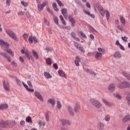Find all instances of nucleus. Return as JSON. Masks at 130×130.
Wrapping results in <instances>:
<instances>
[{
  "instance_id": "1",
  "label": "nucleus",
  "mask_w": 130,
  "mask_h": 130,
  "mask_svg": "<svg viewBox=\"0 0 130 130\" xmlns=\"http://www.w3.org/2000/svg\"><path fill=\"white\" fill-rule=\"evenodd\" d=\"M0 45H1L2 46L5 48L4 50H5L6 52H8V53H10V54L12 56H14V53H13V51H12V50L8 48L10 45L7 42H5L3 40H0Z\"/></svg>"
},
{
  "instance_id": "2",
  "label": "nucleus",
  "mask_w": 130,
  "mask_h": 130,
  "mask_svg": "<svg viewBox=\"0 0 130 130\" xmlns=\"http://www.w3.org/2000/svg\"><path fill=\"white\" fill-rule=\"evenodd\" d=\"M0 45H1L2 46L5 48L4 50H5L6 52H8V53H10V54L12 56H14V53H13V51H12V50L8 48L10 45L7 42H5L3 40H0Z\"/></svg>"
},
{
  "instance_id": "3",
  "label": "nucleus",
  "mask_w": 130,
  "mask_h": 130,
  "mask_svg": "<svg viewBox=\"0 0 130 130\" xmlns=\"http://www.w3.org/2000/svg\"><path fill=\"white\" fill-rule=\"evenodd\" d=\"M89 102L91 105H93L95 108H97L98 109H100V108H102V104L100 103V101L99 100L94 99V98H91L89 100Z\"/></svg>"
},
{
  "instance_id": "4",
  "label": "nucleus",
  "mask_w": 130,
  "mask_h": 130,
  "mask_svg": "<svg viewBox=\"0 0 130 130\" xmlns=\"http://www.w3.org/2000/svg\"><path fill=\"white\" fill-rule=\"evenodd\" d=\"M6 32L10 36V37H11V38H12L15 41H19V39H18V38L17 37L16 34H15V32H14L13 31L7 30L6 31Z\"/></svg>"
},
{
  "instance_id": "5",
  "label": "nucleus",
  "mask_w": 130,
  "mask_h": 130,
  "mask_svg": "<svg viewBox=\"0 0 130 130\" xmlns=\"http://www.w3.org/2000/svg\"><path fill=\"white\" fill-rule=\"evenodd\" d=\"M46 6H47V2H44L42 4H39L38 5V10L39 12H41L43 11V10L44 9V7H46Z\"/></svg>"
},
{
  "instance_id": "6",
  "label": "nucleus",
  "mask_w": 130,
  "mask_h": 130,
  "mask_svg": "<svg viewBox=\"0 0 130 130\" xmlns=\"http://www.w3.org/2000/svg\"><path fill=\"white\" fill-rule=\"evenodd\" d=\"M96 7L98 10L101 13V14L102 15V16H105V11H104V9H103L102 6L101 5H99V4H96Z\"/></svg>"
},
{
  "instance_id": "7",
  "label": "nucleus",
  "mask_w": 130,
  "mask_h": 130,
  "mask_svg": "<svg viewBox=\"0 0 130 130\" xmlns=\"http://www.w3.org/2000/svg\"><path fill=\"white\" fill-rule=\"evenodd\" d=\"M67 110L70 115L71 116H75V110H74V108H73V107L68 106L67 107Z\"/></svg>"
},
{
  "instance_id": "8",
  "label": "nucleus",
  "mask_w": 130,
  "mask_h": 130,
  "mask_svg": "<svg viewBox=\"0 0 130 130\" xmlns=\"http://www.w3.org/2000/svg\"><path fill=\"white\" fill-rule=\"evenodd\" d=\"M80 108H81V106L80 105V103H76L74 104V112H75V113H78V112H79Z\"/></svg>"
},
{
  "instance_id": "9",
  "label": "nucleus",
  "mask_w": 130,
  "mask_h": 130,
  "mask_svg": "<svg viewBox=\"0 0 130 130\" xmlns=\"http://www.w3.org/2000/svg\"><path fill=\"white\" fill-rule=\"evenodd\" d=\"M33 41H34V43H37L38 42V40L36 38V37H33L32 36H30L28 38V42L29 43H33Z\"/></svg>"
},
{
  "instance_id": "10",
  "label": "nucleus",
  "mask_w": 130,
  "mask_h": 130,
  "mask_svg": "<svg viewBox=\"0 0 130 130\" xmlns=\"http://www.w3.org/2000/svg\"><path fill=\"white\" fill-rule=\"evenodd\" d=\"M35 96H36L40 101H42V102H43V97H42L40 92L38 91H35Z\"/></svg>"
},
{
  "instance_id": "11",
  "label": "nucleus",
  "mask_w": 130,
  "mask_h": 130,
  "mask_svg": "<svg viewBox=\"0 0 130 130\" xmlns=\"http://www.w3.org/2000/svg\"><path fill=\"white\" fill-rule=\"evenodd\" d=\"M4 89L6 91H10V83L9 82H6L5 81H3Z\"/></svg>"
},
{
  "instance_id": "12",
  "label": "nucleus",
  "mask_w": 130,
  "mask_h": 130,
  "mask_svg": "<svg viewBox=\"0 0 130 130\" xmlns=\"http://www.w3.org/2000/svg\"><path fill=\"white\" fill-rule=\"evenodd\" d=\"M102 101L103 102V103H104L106 106H108V107H112V106H113V104L108 102L107 100H106L105 99H102Z\"/></svg>"
},
{
  "instance_id": "13",
  "label": "nucleus",
  "mask_w": 130,
  "mask_h": 130,
  "mask_svg": "<svg viewBox=\"0 0 130 130\" xmlns=\"http://www.w3.org/2000/svg\"><path fill=\"white\" fill-rule=\"evenodd\" d=\"M108 89L110 92H114L115 90V84L112 83L108 86Z\"/></svg>"
},
{
  "instance_id": "14",
  "label": "nucleus",
  "mask_w": 130,
  "mask_h": 130,
  "mask_svg": "<svg viewBox=\"0 0 130 130\" xmlns=\"http://www.w3.org/2000/svg\"><path fill=\"white\" fill-rule=\"evenodd\" d=\"M61 12L64 19H66V20H68V10L66 8H63L61 10Z\"/></svg>"
},
{
  "instance_id": "15",
  "label": "nucleus",
  "mask_w": 130,
  "mask_h": 130,
  "mask_svg": "<svg viewBox=\"0 0 130 130\" xmlns=\"http://www.w3.org/2000/svg\"><path fill=\"white\" fill-rule=\"evenodd\" d=\"M7 124V127H13L14 125L16 124V122L14 120H10V121H6Z\"/></svg>"
},
{
  "instance_id": "16",
  "label": "nucleus",
  "mask_w": 130,
  "mask_h": 130,
  "mask_svg": "<svg viewBox=\"0 0 130 130\" xmlns=\"http://www.w3.org/2000/svg\"><path fill=\"white\" fill-rule=\"evenodd\" d=\"M60 122L63 125H66V124L71 125V122L68 120L61 119L60 120Z\"/></svg>"
},
{
  "instance_id": "17",
  "label": "nucleus",
  "mask_w": 130,
  "mask_h": 130,
  "mask_svg": "<svg viewBox=\"0 0 130 130\" xmlns=\"http://www.w3.org/2000/svg\"><path fill=\"white\" fill-rule=\"evenodd\" d=\"M69 20L70 22H71L72 27H75V24L76 23L75 22V19L72 17L71 15H69L68 16Z\"/></svg>"
},
{
  "instance_id": "18",
  "label": "nucleus",
  "mask_w": 130,
  "mask_h": 130,
  "mask_svg": "<svg viewBox=\"0 0 130 130\" xmlns=\"http://www.w3.org/2000/svg\"><path fill=\"white\" fill-rule=\"evenodd\" d=\"M97 128L99 130H102L104 128V124L101 122H99L97 124Z\"/></svg>"
},
{
  "instance_id": "19",
  "label": "nucleus",
  "mask_w": 130,
  "mask_h": 130,
  "mask_svg": "<svg viewBox=\"0 0 130 130\" xmlns=\"http://www.w3.org/2000/svg\"><path fill=\"white\" fill-rule=\"evenodd\" d=\"M71 35L72 38H73L74 39V40H76V41H78V42H80V39H79V38L76 37V36H77V34H76L75 32H72L71 34Z\"/></svg>"
},
{
  "instance_id": "20",
  "label": "nucleus",
  "mask_w": 130,
  "mask_h": 130,
  "mask_svg": "<svg viewBox=\"0 0 130 130\" xmlns=\"http://www.w3.org/2000/svg\"><path fill=\"white\" fill-rule=\"evenodd\" d=\"M114 57L115 58H121V54L118 51H116L115 53H114Z\"/></svg>"
},
{
  "instance_id": "21",
  "label": "nucleus",
  "mask_w": 130,
  "mask_h": 130,
  "mask_svg": "<svg viewBox=\"0 0 130 130\" xmlns=\"http://www.w3.org/2000/svg\"><path fill=\"white\" fill-rule=\"evenodd\" d=\"M58 73L60 77H63V78H67V75L66 74V73L63 72V71L59 70L58 71Z\"/></svg>"
},
{
  "instance_id": "22",
  "label": "nucleus",
  "mask_w": 130,
  "mask_h": 130,
  "mask_svg": "<svg viewBox=\"0 0 130 130\" xmlns=\"http://www.w3.org/2000/svg\"><path fill=\"white\" fill-rule=\"evenodd\" d=\"M130 120V115H126L122 119L123 122H127Z\"/></svg>"
},
{
  "instance_id": "23",
  "label": "nucleus",
  "mask_w": 130,
  "mask_h": 130,
  "mask_svg": "<svg viewBox=\"0 0 130 130\" xmlns=\"http://www.w3.org/2000/svg\"><path fill=\"white\" fill-rule=\"evenodd\" d=\"M81 61V59L79 56L76 57V60H75V63L76 67H79L80 66V62Z\"/></svg>"
},
{
  "instance_id": "24",
  "label": "nucleus",
  "mask_w": 130,
  "mask_h": 130,
  "mask_svg": "<svg viewBox=\"0 0 130 130\" xmlns=\"http://www.w3.org/2000/svg\"><path fill=\"white\" fill-rule=\"evenodd\" d=\"M48 103L51 104L52 106H54L55 105V101L53 99H49L47 101Z\"/></svg>"
},
{
  "instance_id": "25",
  "label": "nucleus",
  "mask_w": 130,
  "mask_h": 130,
  "mask_svg": "<svg viewBox=\"0 0 130 130\" xmlns=\"http://www.w3.org/2000/svg\"><path fill=\"white\" fill-rule=\"evenodd\" d=\"M7 127V121H0V127Z\"/></svg>"
},
{
  "instance_id": "26",
  "label": "nucleus",
  "mask_w": 130,
  "mask_h": 130,
  "mask_svg": "<svg viewBox=\"0 0 130 130\" xmlns=\"http://www.w3.org/2000/svg\"><path fill=\"white\" fill-rule=\"evenodd\" d=\"M122 74L125 78H127V80H128V81H130V74L127 73L126 72L123 71L122 72Z\"/></svg>"
},
{
  "instance_id": "27",
  "label": "nucleus",
  "mask_w": 130,
  "mask_h": 130,
  "mask_svg": "<svg viewBox=\"0 0 130 130\" xmlns=\"http://www.w3.org/2000/svg\"><path fill=\"white\" fill-rule=\"evenodd\" d=\"M95 58H96V59H101V58H102V53L96 52L95 53Z\"/></svg>"
},
{
  "instance_id": "28",
  "label": "nucleus",
  "mask_w": 130,
  "mask_h": 130,
  "mask_svg": "<svg viewBox=\"0 0 130 130\" xmlns=\"http://www.w3.org/2000/svg\"><path fill=\"white\" fill-rule=\"evenodd\" d=\"M9 106L7 104H3L0 105V109L1 110H5V109H7Z\"/></svg>"
},
{
  "instance_id": "29",
  "label": "nucleus",
  "mask_w": 130,
  "mask_h": 130,
  "mask_svg": "<svg viewBox=\"0 0 130 130\" xmlns=\"http://www.w3.org/2000/svg\"><path fill=\"white\" fill-rule=\"evenodd\" d=\"M44 75L45 78L47 79H51L52 78V76H51V75H50V74L48 72H44Z\"/></svg>"
},
{
  "instance_id": "30",
  "label": "nucleus",
  "mask_w": 130,
  "mask_h": 130,
  "mask_svg": "<svg viewBox=\"0 0 130 130\" xmlns=\"http://www.w3.org/2000/svg\"><path fill=\"white\" fill-rule=\"evenodd\" d=\"M32 53L34 57H35V58H36L37 59H38L39 57L38 56V54L37 53V52H36V51H35L34 50H32Z\"/></svg>"
},
{
  "instance_id": "31",
  "label": "nucleus",
  "mask_w": 130,
  "mask_h": 130,
  "mask_svg": "<svg viewBox=\"0 0 130 130\" xmlns=\"http://www.w3.org/2000/svg\"><path fill=\"white\" fill-rule=\"evenodd\" d=\"M86 73H88L90 75H93V76H96V74L95 73V72H93V71L91 69H87Z\"/></svg>"
},
{
  "instance_id": "32",
  "label": "nucleus",
  "mask_w": 130,
  "mask_h": 130,
  "mask_svg": "<svg viewBox=\"0 0 130 130\" xmlns=\"http://www.w3.org/2000/svg\"><path fill=\"white\" fill-rule=\"evenodd\" d=\"M62 106L61 105V103H60V101H57V105L56 107L58 108V109H61V107Z\"/></svg>"
},
{
  "instance_id": "33",
  "label": "nucleus",
  "mask_w": 130,
  "mask_h": 130,
  "mask_svg": "<svg viewBox=\"0 0 130 130\" xmlns=\"http://www.w3.org/2000/svg\"><path fill=\"white\" fill-rule=\"evenodd\" d=\"M45 117L46 118V121H49V118H50V116H49V114L48 113V112H47L45 114Z\"/></svg>"
},
{
  "instance_id": "34",
  "label": "nucleus",
  "mask_w": 130,
  "mask_h": 130,
  "mask_svg": "<svg viewBox=\"0 0 130 130\" xmlns=\"http://www.w3.org/2000/svg\"><path fill=\"white\" fill-rule=\"evenodd\" d=\"M25 120L26 122H29V123H32V118H31L30 116H27Z\"/></svg>"
},
{
  "instance_id": "35",
  "label": "nucleus",
  "mask_w": 130,
  "mask_h": 130,
  "mask_svg": "<svg viewBox=\"0 0 130 130\" xmlns=\"http://www.w3.org/2000/svg\"><path fill=\"white\" fill-rule=\"evenodd\" d=\"M120 21L121 24H123V25H125V19H124V17H123V16H120Z\"/></svg>"
},
{
  "instance_id": "36",
  "label": "nucleus",
  "mask_w": 130,
  "mask_h": 130,
  "mask_svg": "<svg viewBox=\"0 0 130 130\" xmlns=\"http://www.w3.org/2000/svg\"><path fill=\"white\" fill-rule=\"evenodd\" d=\"M118 88H119V89H123L124 88V82H123L121 83H119L118 85Z\"/></svg>"
},
{
  "instance_id": "37",
  "label": "nucleus",
  "mask_w": 130,
  "mask_h": 130,
  "mask_svg": "<svg viewBox=\"0 0 130 130\" xmlns=\"http://www.w3.org/2000/svg\"><path fill=\"white\" fill-rule=\"evenodd\" d=\"M130 83L128 82L124 81V88H129Z\"/></svg>"
},
{
  "instance_id": "38",
  "label": "nucleus",
  "mask_w": 130,
  "mask_h": 130,
  "mask_svg": "<svg viewBox=\"0 0 130 130\" xmlns=\"http://www.w3.org/2000/svg\"><path fill=\"white\" fill-rule=\"evenodd\" d=\"M25 56L27 57V58H28V59H31V60H32V61L34 60L33 58H32L31 57V56H30V55H29V53H28V52H25Z\"/></svg>"
},
{
  "instance_id": "39",
  "label": "nucleus",
  "mask_w": 130,
  "mask_h": 130,
  "mask_svg": "<svg viewBox=\"0 0 130 130\" xmlns=\"http://www.w3.org/2000/svg\"><path fill=\"white\" fill-rule=\"evenodd\" d=\"M46 62L47 64H48L49 66H51V64H52L51 63V60L50 59V58H47L46 59Z\"/></svg>"
},
{
  "instance_id": "40",
  "label": "nucleus",
  "mask_w": 130,
  "mask_h": 130,
  "mask_svg": "<svg viewBox=\"0 0 130 130\" xmlns=\"http://www.w3.org/2000/svg\"><path fill=\"white\" fill-rule=\"evenodd\" d=\"M105 13H106V17L107 18V19L108 20H109V18L110 17V13L107 10H106L105 11Z\"/></svg>"
},
{
  "instance_id": "41",
  "label": "nucleus",
  "mask_w": 130,
  "mask_h": 130,
  "mask_svg": "<svg viewBox=\"0 0 130 130\" xmlns=\"http://www.w3.org/2000/svg\"><path fill=\"white\" fill-rule=\"evenodd\" d=\"M24 40L25 41H27V40L28 39V37H29V34H24L22 35Z\"/></svg>"
},
{
  "instance_id": "42",
  "label": "nucleus",
  "mask_w": 130,
  "mask_h": 130,
  "mask_svg": "<svg viewBox=\"0 0 130 130\" xmlns=\"http://www.w3.org/2000/svg\"><path fill=\"white\" fill-rule=\"evenodd\" d=\"M39 125H42L43 126H45V124H46V122H43L42 121H41V120H40L39 121Z\"/></svg>"
},
{
  "instance_id": "43",
  "label": "nucleus",
  "mask_w": 130,
  "mask_h": 130,
  "mask_svg": "<svg viewBox=\"0 0 130 130\" xmlns=\"http://www.w3.org/2000/svg\"><path fill=\"white\" fill-rule=\"evenodd\" d=\"M56 2H57L59 7H64V5L62 4V3H61V2H60V1L56 0Z\"/></svg>"
},
{
  "instance_id": "44",
  "label": "nucleus",
  "mask_w": 130,
  "mask_h": 130,
  "mask_svg": "<svg viewBox=\"0 0 130 130\" xmlns=\"http://www.w3.org/2000/svg\"><path fill=\"white\" fill-rule=\"evenodd\" d=\"M16 82L17 85H19V86H22V82H21V80H20L19 79L16 78Z\"/></svg>"
},
{
  "instance_id": "45",
  "label": "nucleus",
  "mask_w": 130,
  "mask_h": 130,
  "mask_svg": "<svg viewBox=\"0 0 130 130\" xmlns=\"http://www.w3.org/2000/svg\"><path fill=\"white\" fill-rule=\"evenodd\" d=\"M21 5H22V6L23 7H28V3H27V2H25L24 1H21Z\"/></svg>"
},
{
  "instance_id": "46",
  "label": "nucleus",
  "mask_w": 130,
  "mask_h": 130,
  "mask_svg": "<svg viewBox=\"0 0 130 130\" xmlns=\"http://www.w3.org/2000/svg\"><path fill=\"white\" fill-rule=\"evenodd\" d=\"M121 39L123 41H124V42H127V39H128V38L126 36L121 37Z\"/></svg>"
},
{
  "instance_id": "47",
  "label": "nucleus",
  "mask_w": 130,
  "mask_h": 130,
  "mask_svg": "<svg viewBox=\"0 0 130 130\" xmlns=\"http://www.w3.org/2000/svg\"><path fill=\"white\" fill-rule=\"evenodd\" d=\"M105 119L106 121H109V120H110V116H109V115H106Z\"/></svg>"
},
{
  "instance_id": "48",
  "label": "nucleus",
  "mask_w": 130,
  "mask_h": 130,
  "mask_svg": "<svg viewBox=\"0 0 130 130\" xmlns=\"http://www.w3.org/2000/svg\"><path fill=\"white\" fill-rule=\"evenodd\" d=\"M78 50H79V51H81V52L85 53V50L84 49V48L83 47H79Z\"/></svg>"
},
{
  "instance_id": "49",
  "label": "nucleus",
  "mask_w": 130,
  "mask_h": 130,
  "mask_svg": "<svg viewBox=\"0 0 130 130\" xmlns=\"http://www.w3.org/2000/svg\"><path fill=\"white\" fill-rule=\"evenodd\" d=\"M80 33L81 37H83V38H87V36H86L85 34L83 33V31H80Z\"/></svg>"
},
{
  "instance_id": "50",
  "label": "nucleus",
  "mask_w": 130,
  "mask_h": 130,
  "mask_svg": "<svg viewBox=\"0 0 130 130\" xmlns=\"http://www.w3.org/2000/svg\"><path fill=\"white\" fill-rule=\"evenodd\" d=\"M54 21L55 22V24H56L57 25H58V26H59L58 18H57V17L54 18Z\"/></svg>"
},
{
  "instance_id": "51",
  "label": "nucleus",
  "mask_w": 130,
  "mask_h": 130,
  "mask_svg": "<svg viewBox=\"0 0 130 130\" xmlns=\"http://www.w3.org/2000/svg\"><path fill=\"white\" fill-rule=\"evenodd\" d=\"M0 54L1 55H2L3 56H4V57H5V58H7L9 56H8V55H7L6 53H4L2 52L0 53Z\"/></svg>"
},
{
  "instance_id": "52",
  "label": "nucleus",
  "mask_w": 130,
  "mask_h": 130,
  "mask_svg": "<svg viewBox=\"0 0 130 130\" xmlns=\"http://www.w3.org/2000/svg\"><path fill=\"white\" fill-rule=\"evenodd\" d=\"M45 50H46L47 53H48V52H49L50 51H52V49L50 48L49 47H47V48H46Z\"/></svg>"
},
{
  "instance_id": "53",
  "label": "nucleus",
  "mask_w": 130,
  "mask_h": 130,
  "mask_svg": "<svg viewBox=\"0 0 130 130\" xmlns=\"http://www.w3.org/2000/svg\"><path fill=\"white\" fill-rule=\"evenodd\" d=\"M89 27L90 28V31L92 32H97V30H96V29H95L92 26H89Z\"/></svg>"
},
{
  "instance_id": "54",
  "label": "nucleus",
  "mask_w": 130,
  "mask_h": 130,
  "mask_svg": "<svg viewBox=\"0 0 130 130\" xmlns=\"http://www.w3.org/2000/svg\"><path fill=\"white\" fill-rule=\"evenodd\" d=\"M53 67L55 69V70H58V66H57V64L54 63L53 64Z\"/></svg>"
},
{
  "instance_id": "55",
  "label": "nucleus",
  "mask_w": 130,
  "mask_h": 130,
  "mask_svg": "<svg viewBox=\"0 0 130 130\" xmlns=\"http://www.w3.org/2000/svg\"><path fill=\"white\" fill-rule=\"evenodd\" d=\"M27 85L29 86V88H32L33 87L32 86V83L30 81H27Z\"/></svg>"
},
{
  "instance_id": "56",
  "label": "nucleus",
  "mask_w": 130,
  "mask_h": 130,
  "mask_svg": "<svg viewBox=\"0 0 130 130\" xmlns=\"http://www.w3.org/2000/svg\"><path fill=\"white\" fill-rule=\"evenodd\" d=\"M18 15L19 16H24L25 15V12L23 11H20L18 13Z\"/></svg>"
},
{
  "instance_id": "57",
  "label": "nucleus",
  "mask_w": 130,
  "mask_h": 130,
  "mask_svg": "<svg viewBox=\"0 0 130 130\" xmlns=\"http://www.w3.org/2000/svg\"><path fill=\"white\" fill-rule=\"evenodd\" d=\"M117 28H118V29H119V30L120 31H123V28L120 25L117 26Z\"/></svg>"
},
{
  "instance_id": "58",
  "label": "nucleus",
  "mask_w": 130,
  "mask_h": 130,
  "mask_svg": "<svg viewBox=\"0 0 130 130\" xmlns=\"http://www.w3.org/2000/svg\"><path fill=\"white\" fill-rule=\"evenodd\" d=\"M6 5L8 6V7H10L11 5V0H7L6 1Z\"/></svg>"
},
{
  "instance_id": "59",
  "label": "nucleus",
  "mask_w": 130,
  "mask_h": 130,
  "mask_svg": "<svg viewBox=\"0 0 130 130\" xmlns=\"http://www.w3.org/2000/svg\"><path fill=\"white\" fill-rule=\"evenodd\" d=\"M47 11L48 13L51 14V15H52V12L51 11V10H50V8H49V7L47 8Z\"/></svg>"
},
{
  "instance_id": "60",
  "label": "nucleus",
  "mask_w": 130,
  "mask_h": 130,
  "mask_svg": "<svg viewBox=\"0 0 130 130\" xmlns=\"http://www.w3.org/2000/svg\"><path fill=\"white\" fill-rule=\"evenodd\" d=\"M26 90L28 91V92H34V89L28 88V87L27 88Z\"/></svg>"
},
{
  "instance_id": "61",
  "label": "nucleus",
  "mask_w": 130,
  "mask_h": 130,
  "mask_svg": "<svg viewBox=\"0 0 130 130\" xmlns=\"http://www.w3.org/2000/svg\"><path fill=\"white\" fill-rule=\"evenodd\" d=\"M20 125H22V126L25 125V121L24 120L20 121Z\"/></svg>"
},
{
  "instance_id": "62",
  "label": "nucleus",
  "mask_w": 130,
  "mask_h": 130,
  "mask_svg": "<svg viewBox=\"0 0 130 130\" xmlns=\"http://www.w3.org/2000/svg\"><path fill=\"white\" fill-rule=\"evenodd\" d=\"M11 64L12 66H13V67H17V63H16L15 61H12Z\"/></svg>"
},
{
  "instance_id": "63",
  "label": "nucleus",
  "mask_w": 130,
  "mask_h": 130,
  "mask_svg": "<svg viewBox=\"0 0 130 130\" xmlns=\"http://www.w3.org/2000/svg\"><path fill=\"white\" fill-rule=\"evenodd\" d=\"M116 98H117L118 99H119L120 100L122 98L121 95H120L119 94H116Z\"/></svg>"
},
{
  "instance_id": "64",
  "label": "nucleus",
  "mask_w": 130,
  "mask_h": 130,
  "mask_svg": "<svg viewBox=\"0 0 130 130\" xmlns=\"http://www.w3.org/2000/svg\"><path fill=\"white\" fill-rule=\"evenodd\" d=\"M61 130H69V129H68V127L63 126L61 127Z\"/></svg>"
}]
</instances>
